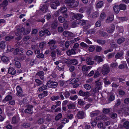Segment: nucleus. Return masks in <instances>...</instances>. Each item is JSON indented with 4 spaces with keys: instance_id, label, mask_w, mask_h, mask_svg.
Here are the masks:
<instances>
[{
    "instance_id": "55",
    "label": "nucleus",
    "mask_w": 129,
    "mask_h": 129,
    "mask_svg": "<svg viewBox=\"0 0 129 129\" xmlns=\"http://www.w3.org/2000/svg\"><path fill=\"white\" fill-rule=\"evenodd\" d=\"M84 88L86 90H89L91 88V86L88 84H86L84 85Z\"/></svg>"
},
{
    "instance_id": "35",
    "label": "nucleus",
    "mask_w": 129,
    "mask_h": 129,
    "mask_svg": "<svg viewBox=\"0 0 129 129\" xmlns=\"http://www.w3.org/2000/svg\"><path fill=\"white\" fill-rule=\"evenodd\" d=\"M60 12L62 13L66 12L67 11V9L65 7H61L60 9Z\"/></svg>"
},
{
    "instance_id": "25",
    "label": "nucleus",
    "mask_w": 129,
    "mask_h": 129,
    "mask_svg": "<svg viewBox=\"0 0 129 129\" xmlns=\"http://www.w3.org/2000/svg\"><path fill=\"white\" fill-rule=\"evenodd\" d=\"M113 9L115 12L117 13H118L119 11V6L117 5H115L113 7Z\"/></svg>"
},
{
    "instance_id": "20",
    "label": "nucleus",
    "mask_w": 129,
    "mask_h": 129,
    "mask_svg": "<svg viewBox=\"0 0 129 129\" xmlns=\"http://www.w3.org/2000/svg\"><path fill=\"white\" fill-rule=\"evenodd\" d=\"M73 16L74 18L78 19L82 18L83 16L82 14H74L73 15Z\"/></svg>"
},
{
    "instance_id": "38",
    "label": "nucleus",
    "mask_w": 129,
    "mask_h": 129,
    "mask_svg": "<svg viewBox=\"0 0 129 129\" xmlns=\"http://www.w3.org/2000/svg\"><path fill=\"white\" fill-rule=\"evenodd\" d=\"M35 81L36 83H37V86H39L40 85L43 84L42 82L38 79H36Z\"/></svg>"
},
{
    "instance_id": "7",
    "label": "nucleus",
    "mask_w": 129,
    "mask_h": 129,
    "mask_svg": "<svg viewBox=\"0 0 129 129\" xmlns=\"http://www.w3.org/2000/svg\"><path fill=\"white\" fill-rule=\"evenodd\" d=\"M118 113L119 114L122 113L124 115L126 116L129 115V109L126 108H124L119 111Z\"/></svg>"
},
{
    "instance_id": "46",
    "label": "nucleus",
    "mask_w": 129,
    "mask_h": 129,
    "mask_svg": "<svg viewBox=\"0 0 129 129\" xmlns=\"http://www.w3.org/2000/svg\"><path fill=\"white\" fill-rule=\"evenodd\" d=\"M44 119L41 118L38 120L37 122L39 124H42L44 122Z\"/></svg>"
},
{
    "instance_id": "57",
    "label": "nucleus",
    "mask_w": 129,
    "mask_h": 129,
    "mask_svg": "<svg viewBox=\"0 0 129 129\" xmlns=\"http://www.w3.org/2000/svg\"><path fill=\"white\" fill-rule=\"evenodd\" d=\"M101 22L100 21H97L95 23V26L97 27H100L101 25Z\"/></svg>"
},
{
    "instance_id": "23",
    "label": "nucleus",
    "mask_w": 129,
    "mask_h": 129,
    "mask_svg": "<svg viewBox=\"0 0 129 129\" xmlns=\"http://www.w3.org/2000/svg\"><path fill=\"white\" fill-rule=\"evenodd\" d=\"M67 53L68 55H70L71 54H74L76 53L75 52V50L74 49H72L71 50H69L67 52Z\"/></svg>"
},
{
    "instance_id": "42",
    "label": "nucleus",
    "mask_w": 129,
    "mask_h": 129,
    "mask_svg": "<svg viewBox=\"0 0 129 129\" xmlns=\"http://www.w3.org/2000/svg\"><path fill=\"white\" fill-rule=\"evenodd\" d=\"M58 20L61 23H63L65 20L64 18L61 16H60L58 17Z\"/></svg>"
},
{
    "instance_id": "60",
    "label": "nucleus",
    "mask_w": 129,
    "mask_h": 129,
    "mask_svg": "<svg viewBox=\"0 0 129 129\" xmlns=\"http://www.w3.org/2000/svg\"><path fill=\"white\" fill-rule=\"evenodd\" d=\"M98 126L99 128L104 129L105 128L103 127V124L102 123H100L98 124Z\"/></svg>"
},
{
    "instance_id": "26",
    "label": "nucleus",
    "mask_w": 129,
    "mask_h": 129,
    "mask_svg": "<svg viewBox=\"0 0 129 129\" xmlns=\"http://www.w3.org/2000/svg\"><path fill=\"white\" fill-rule=\"evenodd\" d=\"M1 60L4 62H7L9 60L8 57L5 56H3L1 57Z\"/></svg>"
},
{
    "instance_id": "3",
    "label": "nucleus",
    "mask_w": 129,
    "mask_h": 129,
    "mask_svg": "<svg viewBox=\"0 0 129 129\" xmlns=\"http://www.w3.org/2000/svg\"><path fill=\"white\" fill-rule=\"evenodd\" d=\"M67 2L68 5L73 7H77L79 3V1L78 0H68Z\"/></svg>"
},
{
    "instance_id": "24",
    "label": "nucleus",
    "mask_w": 129,
    "mask_h": 129,
    "mask_svg": "<svg viewBox=\"0 0 129 129\" xmlns=\"http://www.w3.org/2000/svg\"><path fill=\"white\" fill-rule=\"evenodd\" d=\"M36 75H38L40 77V78L42 79L43 80L44 78L43 77L44 75V72L42 71H40L38 72L37 74Z\"/></svg>"
},
{
    "instance_id": "51",
    "label": "nucleus",
    "mask_w": 129,
    "mask_h": 129,
    "mask_svg": "<svg viewBox=\"0 0 129 129\" xmlns=\"http://www.w3.org/2000/svg\"><path fill=\"white\" fill-rule=\"evenodd\" d=\"M62 117V114L60 113H59L55 117V119L56 120H58L60 119Z\"/></svg>"
},
{
    "instance_id": "48",
    "label": "nucleus",
    "mask_w": 129,
    "mask_h": 129,
    "mask_svg": "<svg viewBox=\"0 0 129 129\" xmlns=\"http://www.w3.org/2000/svg\"><path fill=\"white\" fill-rule=\"evenodd\" d=\"M78 63L77 60L75 59H71V64L76 65Z\"/></svg>"
},
{
    "instance_id": "30",
    "label": "nucleus",
    "mask_w": 129,
    "mask_h": 129,
    "mask_svg": "<svg viewBox=\"0 0 129 129\" xmlns=\"http://www.w3.org/2000/svg\"><path fill=\"white\" fill-rule=\"evenodd\" d=\"M79 80V79L78 78H75L70 81V83L71 84H74L78 82Z\"/></svg>"
},
{
    "instance_id": "1",
    "label": "nucleus",
    "mask_w": 129,
    "mask_h": 129,
    "mask_svg": "<svg viewBox=\"0 0 129 129\" xmlns=\"http://www.w3.org/2000/svg\"><path fill=\"white\" fill-rule=\"evenodd\" d=\"M15 28L18 32V33H16V35L18 36L16 38V39L18 40H20L21 38V33L24 30V29L23 27L20 26L16 27Z\"/></svg>"
},
{
    "instance_id": "62",
    "label": "nucleus",
    "mask_w": 129,
    "mask_h": 129,
    "mask_svg": "<svg viewBox=\"0 0 129 129\" xmlns=\"http://www.w3.org/2000/svg\"><path fill=\"white\" fill-rule=\"evenodd\" d=\"M123 55L122 53H118L115 56V57L117 58H118L121 57Z\"/></svg>"
},
{
    "instance_id": "6",
    "label": "nucleus",
    "mask_w": 129,
    "mask_h": 129,
    "mask_svg": "<svg viewBox=\"0 0 129 129\" xmlns=\"http://www.w3.org/2000/svg\"><path fill=\"white\" fill-rule=\"evenodd\" d=\"M110 71V68L109 66L107 64L104 65L102 70L103 74H106L109 73Z\"/></svg>"
},
{
    "instance_id": "54",
    "label": "nucleus",
    "mask_w": 129,
    "mask_h": 129,
    "mask_svg": "<svg viewBox=\"0 0 129 129\" xmlns=\"http://www.w3.org/2000/svg\"><path fill=\"white\" fill-rule=\"evenodd\" d=\"M97 42L101 44H104L105 43V42L104 40H97Z\"/></svg>"
},
{
    "instance_id": "47",
    "label": "nucleus",
    "mask_w": 129,
    "mask_h": 129,
    "mask_svg": "<svg viewBox=\"0 0 129 129\" xmlns=\"http://www.w3.org/2000/svg\"><path fill=\"white\" fill-rule=\"evenodd\" d=\"M56 43L55 41L52 40H50L49 41L48 43V44L49 45H55V44Z\"/></svg>"
},
{
    "instance_id": "31",
    "label": "nucleus",
    "mask_w": 129,
    "mask_h": 129,
    "mask_svg": "<svg viewBox=\"0 0 129 129\" xmlns=\"http://www.w3.org/2000/svg\"><path fill=\"white\" fill-rule=\"evenodd\" d=\"M103 5V2L102 1H100L98 2L96 5V7L98 8H101Z\"/></svg>"
},
{
    "instance_id": "36",
    "label": "nucleus",
    "mask_w": 129,
    "mask_h": 129,
    "mask_svg": "<svg viewBox=\"0 0 129 129\" xmlns=\"http://www.w3.org/2000/svg\"><path fill=\"white\" fill-rule=\"evenodd\" d=\"M12 96L10 95H8L5 98L4 100V101H8L12 99Z\"/></svg>"
},
{
    "instance_id": "13",
    "label": "nucleus",
    "mask_w": 129,
    "mask_h": 129,
    "mask_svg": "<svg viewBox=\"0 0 129 129\" xmlns=\"http://www.w3.org/2000/svg\"><path fill=\"white\" fill-rule=\"evenodd\" d=\"M77 117L78 119H82L84 117V113L82 111H79L78 113Z\"/></svg>"
},
{
    "instance_id": "40",
    "label": "nucleus",
    "mask_w": 129,
    "mask_h": 129,
    "mask_svg": "<svg viewBox=\"0 0 129 129\" xmlns=\"http://www.w3.org/2000/svg\"><path fill=\"white\" fill-rule=\"evenodd\" d=\"M99 13L98 12H95L93 13L92 15V17L93 18L99 16Z\"/></svg>"
},
{
    "instance_id": "61",
    "label": "nucleus",
    "mask_w": 129,
    "mask_h": 129,
    "mask_svg": "<svg viewBox=\"0 0 129 129\" xmlns=\"http://www.w3.org/2000/svg\"><path fill=\"white\" fill-rule=\"evenodd\" d=\"M98 113L97 112H94L91 113L90 114V116L91 117H93L95 116H96L98 115Z\"/></svg>"
},
{
    "instance_id": "37",
    "label": "nucleus",
    "mask_w": 129,
    "mask_h": 129,
    "mask_svg": "<svg viewBox=\"0 0 129 129\" xmlns=\"http://www.w3.org/2000/svg\"><path fill=\"white\" fill-rule=\"evenodd\" d=\"M126 6L125 5L121 4L119 5V7L120 9L122 10H124L126 8Z\"/></svg>"
},
{
    "instance_id": "56",
    "label": "nucleus",
    "mask_w": 129,
    "mask_h": 129,
    "mask_svg": "<svg viewBox=\"0 0 129 129\" xmlns=\"http://www.w3.org/2000/svg\"><path fill=\"white\" fill-rule=\"evenodd\" d=\"M15 65L16 67L17 68H20L21 67V65L20 63L18 61L15 62Z\"/></svg>"
},
{
    "instance_id": "33",
    "label": "nucleus",
    "mask_w": 129,
    "mask_h": 129,
    "mask_svg": "<svg viewBox=\"0 0 129 129\" xmlns=\"http://www.w3.org/2000/svg\"><path fill=\"white\" fill-rule=\"evenodd\" d=\"M101 84H102L101 82H97L96 84V89L98 90L100 89L101 88Z\"/></svg>"
},
{
    "instance_id": "5",
    "label": "nucleus",
    "mask_w": 129,
    "mask_h": 129,
    "mask_svg": "<svg viewBox=\"0 0 129 129\" xmlns=\"http://www.w3.org/2000/svg\"><path fill=\"white\" fill-rule=\"evenodd\" d=\"M78 94L79 95L84 97V99H86L90 95V94L89 92L87 91L84 92L81 90L79 91Z\"/></svg>"
},
{
    "instance_id": "64",
    "label": "nucleus",
    "mask_w": 129,
    "mask_h": 129,
    "mask_svg": "<svg viewBox=\"0 0 129 129\" xmlns=\"http://www.w3.org/2000/svg\"><path fill=\"white\" fill-rule=\"evenodd\" d=\"M33 54V52L32 51L30 50H28L26 52V54L28 56H30L32 55Z\"/></svg>"
},
{
    "instance_id": "32",
    "label": "nucleus",
    "mask_w": 129,
    "mask_h": 129,
    "mask_svg": "<svg viewBox=\"0 0 129 129\" xmlns=\"http://www.w3.org/2000/svg\"><path fill=\"white\" fill-rule=\"evenodd\" d=\"M6 44L5 42L2 41L0 42V47L3 49H4L6 47Z\"/></svg>"
},
{
    "instance_id": "16",
    "label": "nucleus",
    "mask_w": 129,
    "mask_h": 129,
    "mask_svg": "<svg viewBox=\"0 0 129 129\" xmlns=\"http://www.w3.org/2000/svg\"><path fill=\"white\" fill-rule=\"evenodd\" d=\"M114 19V16L113 15L108 17L106 20V22L109 23L112 21Z\"/></svg>"
},
{
    "instance_id": "19",
    "label": "nucleus",
    "mask_w": 129,
    "mask_h": 129,
    "mask_svg": "<svg viewBox=\"0 0 129 129\" xmlns=\"http://www.w3.org/2000/svg\"><path fill=\"white\" fill-rule=\"evenodd\" d=\"M115 29L114 25H112L109 27L107 29V31L109 33H112L113 32Z\"/></svg>"
},
{
    "instance_id": "22",
    "label": "nucleus",
    "mask_w": 129,
    "mask_h": 129,
    "mask_svg": "<svg viewBox=\"0 0 129 129\" xmlns=\"http://www.w3.org/2000/svg\"><path fill=\"white\" fill-rule=\"evenodd\" d=\"M63 35L66 37H72L73 34L72 33L68 31H64L63 33Z\"/></svg>"
},
{
    "instance_id": "21",
    "label": "nucleus",
    "mask_w": 129,
    "mask_h": 129,
    "mask_svg": "<svg viewBox=\"0 0 129 129\" xmlns=\"http://www.w3.org/2000/svg\"><path fill=\"white\" fill-rule=\"evenodd\" d=\"M86 60L87 62V64L89 65H92L94 63V61H92L91 59L89 57H87Z\"/></svg>"
},
{
    "instance_id": "43",
    "label": "nucleus",
    "mask_w": 129,
    "mask_h": 129,
    "mask_svg": "<svg viewBox=\"0 0 129 129\" xmlns=\"http://www.w3.org/2000/svg\"><path fill=\"white\" fill-rule=\"evenodd\" d=\"M123 126L124 127L127 129H129V122H124Z\"/></svg>"
},
{
    "instance_id": "14",
    "label": "nucleus",
    "mask_w": 129,
    "mask_h": 129,
    "mask_svg": "<svg viewBox=\"0 0 129 129\" xmlns=\"http://www.w3.org/2000/svg\"><path fill=\"white\" fill-rule=\"evenodd\" d=\"M16 90L17 91V95L19 96H22V91L21 88L19 86H17L16 87Z\"/></svg>"
},
{
    "instance_id": "63",
    "label": "nucleus",
    "mask_w": 129,
    "mask_h": 129,
    "mask_svg": "<svg viewBox=\"0 0 129 129\" xmlns=\"http://www.w3.org/2000/svg\"><path fill=\"white\" fill-rule=\"evenodd\" d=\"M104 83L105 84H109L111 83V82L110 81L106 79H104Z\"/></svg>"
},
{
    "instance_id": "18",
    "label": "nucleus",
    "mask_w": 129,
    "mask_h": 129,
    "mask_svg": "<svg viewBox=\"0 0 129 129\" xmlns=\"http://www.w3.org/2000/svg\"><path fill=\"white\" fill-rule=\"evenodd\" d=\"M94 59L96 61L99 62H101L103 61V58L101 56H96L94 58Z\"/></svg>"
},
{
    "instance_id": "29",
    "label": "nucleus",
    "mask_w": 129,
    "mask_h": 129,
    "mask_svg": "<svg viewBox=\"0 0 129 129\" xmlns=\"http://www.w3.org/2000/svg\"><path fill=\"white\" fill-rule=\"evenodd\" d=\"M29 39V36H26L23 39V41L25 44H28L29 43L28 40Z\"/></svg>"
},
{
    "instance_id": "52",
    "label": "nucleus",
    "mask_w": 129,
    "mask_h": 129,
    "mask_svg": "<svg viewBox=\"0 0 129 129\" xmlns=\"http://www.w3.org/2000/svg\"><path fill=\"white\" fill-rule=\"evenodd\" d=\"M70 98L71 100L75 101L77 99L78 96L77 95H75L74 96H71Z\"/></svg>"
},
{
    "instance_id": "9",
    "label": "nucleus",
    "mask_w": 129,
    "mask_h": 129,
    "mask_svg": "<svg viewBox=\"0 0 129 129\" xmlns=\"http://www.w3.org/2000/svg\"><path fill=\"white\" fill-rule=\"evenodd\" d=\"M85 23V21L84 20H80L79 21V22L78 21H77L75 22H74V23L72 24V26L73 27H75L78 25L79 24L81 25H84Z\"/></svg>"
},
{
    "instance_id": "28",
    "label": "nucleus",
    "mask_w": 129,
    "mask_h": 129,
    "mask_svg": "<svg viewBox=\"0 0 129 129\" xmlns=\"http://www.w3.org/2000/svg\"><path fill=\"white\" fill-rule=\"evenodd\" d=\"M98 34H99L101 36H103L105 37H107V35L106 33L104 32H103V31L101 30H100L98 31Z\"/></svg>"
},
{
    "instance_id": "10",
    "label": "nucleus",
    "mask_w": 129,
    "mask_h": 129,
    "mask_svg": "<svg viewBox=\"0 0 129 129\" xmlns=\"http://www.w3.org/2000/svg\"><path fill=\"white\" fill-rule=\"evenodd\" d=\"M48 3L46 2L43 5V7L41 8L42 11L44 13L46 12L48 10V6H49Z\"/></svg>"
},
{
    "instance_id": "49",
    "label": "nucleus",
    "mask_w": 129,
    "mask_h": 129,
    "mask_svg": "<svg viewBox=\"0 0 129 129\" xmlns=\"http://www.w3.org/2000/svg\"><path fill=\"white\" fill-rule=\"evenodd\" d=\"M68 107L69 109H74L75 107V105L73 103L70 104L68 105Z\"/></svg>"
},
{
    "instance_id": "11",
    "label": "nucleus",
    "mask_w": 129,
    "mask_h": 129,
    "mask_svg": "<svg viewBox=\"0 0 129 129\" xmlns=\"http://www.w3.org/2000/svg\"><path fill=\"white\" fill-rule=\"evenodd\" d=\"M8 4V2L7 0H5L3 1L1 5V6L3 7L4 10H6L7 8L6 7Z\"/></svg>"
},
{
    "instance_id": "2",
    "label": "nucleus",
    "mask_w": 129,
    "mask_h": 129,
    "mask_svg": "<svg viewBox=\"0 0 129 129\" xmlns=\"http://www.w3.org/2000/svg\"><path fill=\"white\" fill-rule=\"evenodd\" d=\"M50 6L51 8L54 9H56L57 6L60 5L59 1L58 0H52L50 2Z\"/></svg>"
},
{
    "instance_id": "53",
    "label": "nucleus",
    "mask_w": 129,
    "mask_h": 129,
    "mask_svg": "<svg viewBox=\"0 0 129 129\" xmlns=\"http://www.w3.org/2000/svg\"><path fill=\"white\" fill-rule=\"evenodd\" d=\"M78 103L79 104L81 105H82L85 104L84 102L81 99L78 100Z\"/></svg>"
},
{
    "instance_id": "12",
    "label": "nucleus",
    "mask_w": 129,
    "mask_h": 129,
    "mask_svg": "<svg viewBox=\"0 0 129 129\" xmlns=\"http://www.w3.org/2000/svg\"><path fill=\"white\" fill-rule=\"evenodd\" d=\"M29 108L25 109L24 112L26 113H28L29 114H31L33 113V111L31 109L33 108V106L31 105H29L28 106Z\"/></svg>"
},
{
    "instance_id": "58",
    "label": "nucleus",
    "mask_w": 129,
    "mask_h": 129,
    "mask_svg": "<svg viewBox=\"0 0 129 129\" xmlns=\"http://www.w3.org/2000/svg\"><path fill=\"white\" fill-rule=\"evenodd\" d=\"M57 26V23L56 22L53 23L52 24V27L53 29L56 28Z\"/></svg>"
},
{
    "instance_id": "27",
    "label": "nucleus",
    "mask_w": 129,
    "mask_h": 129,
    "mask_svg": "<svg viewBox=\"0 0 129 129\" xmlns=\"http://www.w3.org/2000/svg\"><path fill=\"white\" fill-rule=\"evenodd\" d=\"M91 66H88L87 67L85 65L83 66L82 67V70L83 71H87L91 68Z\"/></svg>"
},
{
    "instance_id": "50",
    "label": "nucleus",
    "mask_w": 129,
    "mask_h": 129,
    "mask_svg": "<svg viewBox=\"0 0 129 129\" xmlns=\"http://www.w3.org/2000/svg\"><path fill=\"white\" fill-rule=\"evenodd\" d=\"M106 15L105 13H102L100 15L101 19H103L106 17Z\"/></svg>"
},
{
    "instance_id": "34",
    "label": "nucleus",
    "mask_w": 129,
    "mask_h": 129,
    "mask_svg": "<svg viewBox=\"0 0 129 129\" xmlns=\"http://www.w3.org/2000/svg\"><path fill=\"white\" fill-rule=\"evenodd\" d=\"M60 85L61 86H66L68 85L67 81H60Z\"/></svg>"
},
{
    "instance_id": "44",
    "label": "nucleus",
    "mask_w": 129,
    "mask_h": 129,
    "mask_svg": "<svg viewBox=\"0 0 129 129\" xmlns=\"http://www.w3.org/2000/svg\"><path fill=\"white\" fill-rule=\"evenodd\" d=\"M124 40L123 38H120L118 40L117 42L118 44H120L124 42Z\"/></svg>"
},
{
    "instance_id": "39",
    "label": "nucleus",
    "mask_w": 129,
    "mask_h": 129,
    "mask_svg": "<svg viewBox=\"0 0 129 129\" xmlns=\"http://www.w3.org/2000/svg\"><path fill=\"white\" fill-rule=\"evenodd\" d=\"M47 88V86H46L43 85L41 87L39 88L38 90L39 91H41Z\"/></svg>"
},
{
    "instance_id": "4",
    "label": "nucleus",
    "mask_w": 129,
    "mask_h": 129,
    "mask_svg": "<svg viewBox=\"0 0 129 129\" xmlns=\"http://www.w3.org/2000/svg\"><path fill=\"white\" fill-rule=\"evenodd\" d=\"M58 84L57 82L51 81H49L47 83V86L49 88H56Z\"/></svg>"
},
{
    "instance_id": "45",
    "label": "nucleus",
    "mask_w": 129,
    "mask_h": 129,
    "mask_svg": "<svg viewBox=\"0 0 129 129\" xmlns=\"http://www.w3.org/2000/svg\"><path fill=\"white\" fill-rule=\"evenodd\" d=\"M46 44L44 42H42L40 43V47L41 49H44L45 46Z\"/></svg>"
},
{
    "instance_id": "17",
    "label": "nucleus",
    "mask_w": 129,
    "mask_h": 129,
    "mask_svg": "<svg viewBox=\"0 0 129 129\" xmlns=\"http://www.w3.org/2000/svg\"><path fill=\"white\" fill-rule=\"evenodd\" d=\"M19 120V119L18 116H14L12 119V123H17Z\"/></svg>"
},
{
    "instance_id": "59",
    "label": "nucleus",
    "mask_w": 129,
    "mask_h": 129,
    "mask_svg": "<svg viewBox=\"0 0 129 129\" xmlns=\"http://www.w3.org/2000/svg\"><path fill=\"white\" fill-rule=\"evenodd\" d=\"M63 94H64L65 97L67 98H68L70 95V93L67 91L64 92L63 93Z\"/></svg>"
},
{
    "instance_id": "15",
    "label": "nucleus",
    "mask_w": 129,
    "mask_h": 129,
    "mask_svg": "<svg viewBox=\"0 0 129 129\" xmlns=\"http://www.w3.org/2000/svg\"><path fill=\"white\" fill-rule=\"evenodd\" d=\"M8 72L12 75H14L16 74V71L13 68L10 67L9 69Z\"/></svg>"
},
{
    "instance_id": "8",
    "label": "nucleus",
    "mask_w": 129,
    "mask_h": 129,
    "mask_svg": "<svg viewBox=\"0 0 129 129\" xmlns=\"http://www.w3.org/2000/svg\"><path fill=\"white\" fill-rule=\"evenodd\" d=\"M91 10V9H87L85 7H83L80 9L79 10V12H80L83 13L85 11L86 13L88 14H90Z\"/></svg>"
},
{
    "instance_id": "41",
    "label": "nucleus",
    "mask_w": 129,
    "mask_h": 129,
    "mask_svg": "<svg viewBox=\"0 0 129 129\" xmlns=\"http://www.w3.org/2000/svg\"><path fill=\"white\" fill-rule=\"evenodd\" d=\"M59 97L58 96H53L51 98V100L52 101H54L55 100H58L59 99Z\"/></svg>"
}]
</instances>
